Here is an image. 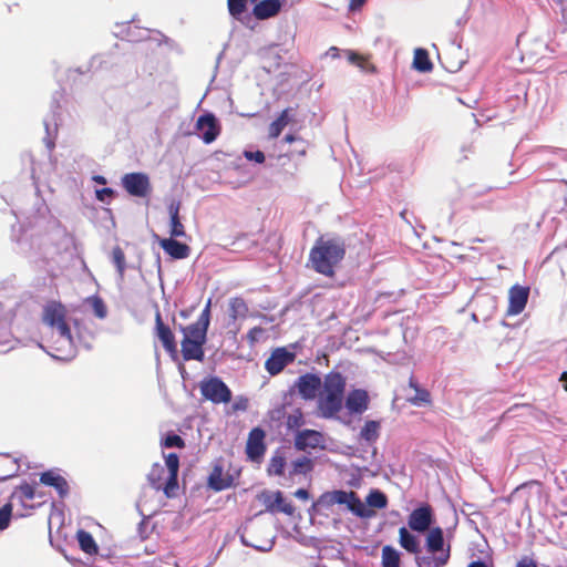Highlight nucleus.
Instances as JSON below:
<instances>
[{
    "label": "nucleus",
    "mask_w": 567,
    "mask_h": 567,
    "mask_svg": "<svg viewBox=\"0 0 567 567\" xmlns=\"http://www.w3.org/2000/svg\"><path fill=\"white\" fill-rule=\"evenodd\" d=\"M42 343L38 346L58 360H71L76 355V341L73 337L66 309L60 302H48L41 318Z\"/></svg>",
    "instance_id": "1"
},
{
    "label": "nucleus",
    "mask_w": 567,
    "mask_h": 567,
    "mask_svg": "<svg viewBox=\"0 0 567 567\" xmlns=\"http://www.w3.org/2000/svg\"><path fill=\"white\" fill-rule=\"evenodd\" d=\"M344 254L346 248L340 239L320 237L310 250L309 262L316 272L326 277H333L337 266L344 258Z\"/></svg>",
    "instance_id": "2"
},
{
    "label": "nucleus",
    "mask_w": 567,
    "mask_h": 567,
    "mask_svg": "<svg viewBox=\"0 0 567 567\" xmlns=\"http://www.w3.org/2000/svg\"><path fill=\"white\" fill-rule=\"evenodd\" d=\"M346 378L339 372L324 377L322 390L318 394L317 413L322 419H334L342 409Z\"/></svg>",
    "instance_id": "3"
},
{
    "label": "nucleus",
    "mask_w": 567,
    "mask_h": 567,
    "mask_svg": "<svg viewBox=\"0 0 567 567\" xmlns=\"http://www.w3.org/2000/svg\"><path fill=\"white\" fill-rule=\"evenodd\" d=\"M339 504L346 505L347 508L357 517L362 519H370L375 516V512L368 508L353 491L334 489L326 492L320 495L317 502L313 503V509L330 508Z\"/></svg>",
    "instance_id": "4"
},
{
    "label": "nucleus",
    "mask_w": 567,
    "mask_h": 567,
    "mask_svg": "<svg viewBox=\"0 0 567 567\" xmlns=\"http://www.w3.org/2000/svg\"><path fill=\"white\" fill-rule=\"evenodd\" d=\"M199 390L206 400L215 404L228 403L231 400L230 389L218 377H209L200 381Z\"/></svg>",
    "instance_id": "5"
},
{
    "label": "nucleus",
    "mask_w": 567,
    "mask_h": 567,
    "mask_svg": "<svg viewBox=\"0 0 567 567\" xmlns=\"http://www.w3.org/2000/svg\"><path fill=\"white\" fill-rule=\"evenodd\" d=\"M13 318V310L0 303V352L2 353L13 350L20 343L10 330Z\"/></svg>",
    "instance_id": "6"
},
{
    "label": "nucleus",
    "mask_w": 567,
    "mask_h": 567,
    "mask_svg": "<svg viewBox=\"0 0 567 567\" xmlns=\"http://www.w3.org/2000/svg\"><path fill=\"white\" fill-rule=\"evenodd\" d=\"M123 188L134 197H146L152 190L150 177L145 173H127L122 176Z\"/></svg>",
    "instance_id": "7"
},
{
    "label": "nucleus",
    "mask_w": 567,
    "mask_h": 567,
    "mask_svg": "<svg viewBox=\"0 0 567 567\" xmlns=\"http://www.w3.org/2000/svg\"><path fill=\"white\" fill-rule=\"evenodd\" d=\"M293 445L298 451L324 449L326 440L321 432L316 430H299L295 435Z\"/></svg>",
    "instance_id": "8"
},
{
    "label": "nucleus",
    "mask_w": 567,
    "mask_h": 567,
    "mask_svg": "<svg viewBox=\"0 0 567 567\" xmlns=\"http://www.w3.org/2000/svg\"><path fill=\"white\" fill-rule=\"evenodd\" d=\"M295 359L296 354L293 352L288 351L286 348H277L266 360L265 369L269 374L276 375L280 373L288 364L292 363Z\"/></svg>",
    "instance_id": "9"
},
{
    "label": "nucleus",
    "mask_w": 567,
    "mask_h": 567,
    "mask_svg": "<svg viewBox=\"0 0 567 567\" xmlns=\"http://www.w3.org/2000/svg\"><path fill=\"white\" fill-rule=\"evenodd\" d=\"M196 130L200 132L199 136L206 144L213 143L220 133L218 121L212 113H206L198 117Z\"/></svg>",
    "instance_id": "10"
},
{
    "label": "nucleus",
    "mask_w": 567,
    "mask_h": 567,
    "mask_svg": "<svg viewBox=\"0 0 567 567\" xmlns=\"http://www.w3.org/2000/svg\"><path fill=\"white\" fill-rule=\"evenodd\" d=\"M322 384L323 382L321 379L313 373H306L300 375L296 381V388L305 400H313L317 398Z\"/></svg>",
    "instance_id": "11"
},
{
    "label": "nucleus",
    "mask_w": 567,
    "mask_h": 567,
    "mask_svg": "<svg viewBox=\"0 0 567 567\" xmlns=\"http://www.w3.org/2000/svg\"><path fill=\"white\" fill-rule=\"evenodd\" d=\"M529 297V288L520 285H515L508 292V309L507 316H517L526 307Z\"/></svg>",
    "instance_id": "12"
},
{
    "label": "nucleus",
    "mask_w": 567,
    "mask_h": 567,
    "mask_svg": "<svg viewBox=\"0 0 567 567\" xmlns=\"http://www.w3.org/2000/svg\"><path fill=\"white\" fill-rule=\"evenodd\" d=\"M432 520V508L429 505H423L412 511L408 524L412 530L424 533L430 528Z\"/></svg>",
    "instance_id": "13"
},
{
    "label": "nucleus",
    "mask_w": 567,
    "mask_h": 567,
    "mask_svg": "<svg viewBox=\"0 0 567 567\" xmlns=\"http://www.w3.org/2000/svg\"><path fill=\"white\" fill-rule=\"evenodd\" d=\"M265 432L260 427L250 431L246 444V453L249 460L259 461L266 452Z\"/></svg>",
    "instance_id": "14"
},
{
    "label": "nucleus",
    "mask_w": 567,
    "mask_h": 567,
    "mask_svg": "<svg viewBox=\"0 0 567 567\" xmlns=\"http://www.w3.org/2000/svg\"><path fill=\"white\" fill-rule=\"evenodd\" d=\"M206 320V315L199 316L196 322L186 327H181V331L184 334L183 339L206 343L207 330L209 327V323Z\"/></svg>",
    "instance_id": "15"
},
{
    "label": "nucleus",
    "mask_w": 567,
    "mask_h": 567,
    "mask_svg": "<svg viewBox=\"0 0 567 567\" xmlns=\"http://www.w3.org/2000/svg\"><path fill=\"white\" fill-rule=\"evenodd\" d=\"M346 408L352 414H361L369 408V394L365 390L355 389L348 393Z\"/></svg>",
    "instance_id": "16"
},
{
    "label": "nucleus",
    "mask_w": 567,
    "mask_h": 567,
    "mask_svg": "<svg viewBox=\"0 0 567 567\" xmlns=\"http://www.w3.org/2000/svg\"><path fill=\"white\" fill-rule=\"evenodd\" d=\"M155 331L165 350L169 353L176 352L175 337L171 328L163 322L159 311L155 316Z\"/></svg>",
    "instance_id": "17"
},
{
    "label": "nucleus",
    "mask_w": 567,
    "mask_h": 567,
    "mask_svg": "<svg viewBox=\"0 0 567 567\" xmlns=\"http://www.w3.org/2000/svg\"><path fill=\"white\" fill-rule=\"evenodd\" d=\"M280 0H261L252 8V14L257 20H267L276 17L281 10Z\"/></svg>",
    "instance_id": "18"
},
{
    "label": "nucleus",
    "mask_w": 567,
    "mask_h": 567,
    "mask_svg": "<svg viewBox=\"0 0 567 567\" xmlns=\"http://www.w3.org/2000/svg\"><path fill=\"white\" fill-rule=\"evenodd\" d=\"M163 250L174 259H185L189 256L190 248L175 238H163L159 240Z\"/></svg>",
    "instance_id": "19"
},
{
    "label": "nucleus",
    "mask_w": 567,
    "mask_h": 567,
    "mask_svg": "<svg viewBox=\"0 0 567 567\" xmlns=\"http://www.w3.org/2000/svg\"><path fill=\"white\" fill-rule=\"evenodd\" d=\"M181 203L172 200L168 205L169 235L173 238L185 237L186 231L179 218Z\"/></svg>",
    "instance_id": "20"
},
{
    "label": "nucleus",
    "mask_w": 567,
    "mask_h": 567,
    "mask_svg": "<svg viewBox=\"0 0 567 567\" xmlns=\"http://www.w3.org/2000/svg\"><path fill=\"white\" fill-rule=\"evenodd\" d=\"M40 482L47 486L54 487L61 497H64L69 492L68 482L56 471L50 470L42 473Z\"/></svg>",
    "instance_id": "21"
},
{
    "label": "nucleus",
    "mask_w": 567,
    "mask_h": 567,
    "mask_svg": "<svg viewBox=\"0 0 567 567\" xmlns=\"http://www.w3.org/2000/svg\"><path fill=\"white\" fill-rule=\"evenodd\" d=\"M179 467V458L177 454L169 453L165 455V470L167 471V480L165 494L169 496V489L177 486V473Z\"/></svg>",
    "instance_id": "22"
},
{
    "label": "nucleus",
    "mask_w": 567,
    "mask_h": 567,
    "mask_svg": "<svg viewBox=\"0 0 567 567\" xmlns=\"http://www.w3.org/2000/svg\"><path fill=\"white\" fill-rule=\"evenodd\" d=\"M233 484V478L229 474H224L220 465H215L208 476V486L216 492L226 489Z\"/></svg>",
    "instance_id": "23"
},
{
    "label": "nucleus",
    "mask_w": 567,
    "mask_h": 567,
    "mask_svg": "<svg viewBox=\"0 0 567 567\" xmlns=\"http://www.w3.org/2000/svg\"><path fill=\"white\" fill-rule=\"evenodd\" d=\"M305 424V415L300 406L290 404L288 408L284 425L288 432H296Z\"/></svg>",
    "instance_id": "24"
},
{
    "label": "nucleus",
    "mask_w": 567,
    "mask_h": 567,
    "mask_svg": "<svg viewBox=\"0 0 567 567\" xmlns=\"http://www.w3.org/2000/svg\"><path fill=\"white\" fill-rule=\"evenodd\" d=\"M409 386L414 391V394L408 398V401L415 406H425L432 403L431 393L420 386L413 377L409 380Z\"/></svg>",
    "instance_id": "25"
},
{
    "label": "nucleus",
    "mask_w": 567,
    "mask_h": 567,
    "mask_svg": "<svg viewBox=\"0 0 567 567\" xmlns=\"http://www.w3.org/2000/svg\"><path fill=\"white\" fill-rule=\"evenodd\" d=\"M205 343L193 341V340H182V354L184 360H196V361H203L205 353L203 346Z\"/></svg>",
    "instance_id": "26"
},
{
    "label": "nucleus",
    "mask_w": 567,
    "mask_h": 567,
    "mask_svg": "<svg viewBox=\"0 0 567 567\" xmlns=\"http://www.w3.org/2000/svg\"><path fill=\"white\" fill-rule=\"evenodd\" d=\"M450 558V548L446 551H442L437 556L435 554L417 556V567H443L447 564Z\"/></svg>",
    "instance_id": "27"
},
{
    "label": "nucleus",
    "mask_w": 567,
    "mask_h": 567,
    "mask_svg": "<svg viewBox=\"0 0 567 567\" xmlns=\"http://www.w3.org/2000/svg\"><path fill=\"white\" fill-rule=\"evenodd\" d=\"M426 549L430 554H441L444 549L443 530L440 527L432 528L426 537Z\"/></svg>",
    "instance_id": "28"
},
{
    "label": "nucleus",
    "mask_w": 567,
    "mask_h": 567,
    "mask_svg": "<svg viewBox=\"0 0 567 567\" xmlns=\"http://www.w3.org/2000/svg\"><path fill=\"white\" fill-rule=\"evenodd\" d=\"M35 497V491L34 487L30 484H22L19 487H17L12 494H11V503L12 505L14 503L21 504L23 507H29L27 502L32 501Z\"/></svg>",
    "instance_id": "29"
},
{
    "label": "nucleus",
    "mask_w": 567,
    "mask_h": 567,
    "mask_svg": "<svg viewBox=\"0 0 567 567\" xmlns=\"http://www.w3.org/2000/svg\"><path fill=\"white\" fill-rule=\"evenodd\" d=\"M166 480L167 471L165 466L158 463L154 464L148 474V482L152 487L156 491L163 489L165 492Z\"/></svg>",
    "instance_id": "30"
},
{
    "label": "nucleus",
    "mask_w": 567,
    "mask_h": 567,
    "mask_svg": "<svg viewBox=\"0 0 567 567\" xmlns=\"http://www.w3.org/2000/svg\"><path fill=\"white\" fill-rule=\"evenodd\" d=\"M399 544L402 548L411 554L420 553V542L416 536L411 534L405 527L399 529Z\"/></svg>",
    "instance_id": "31"
},
{
    "label": "nucleus",
    "mask_w": 567,
    "mask_h": 567,
    "mask_svg": "<svg viewBox=\"0 0 567 567\" xmlns=\"http://www.w3.org/2000/svg\"><path fill=\"white\" fill-rule=\"evenodd\" d=\"M229 318L233 321L245 319L248 316L249 308L246 301L240 297H235L229 300Z\"/></svg>",
    "instance_id": "32"
},
{
    "label": "nucleus",
    "mask_w": 567,
    "mask_h": 567,
    "mask_svg": "<svg viewBox=\"0 0 567 567\" xmlns=\"http://www.w3.org/2000/svg\"><path fill=\"white\" fill-rule=\"evenodd\" d=\"M312 468V460L308 456H300L291 462L289 467V477H293L296 475H306L310 473Z\"/></svg>",
    "instance_id": "33"
},
{
    "label": "nucleus",
    "mask_w": 567,
    "mask_h": 567,
    "mask_svg": "<svg viewBox=\"0 0 567 567\" xmlns=\"http://www.w3.org/2000/svg\"><path fill=\"white\" fill-rule=\"evenodd\" d=\"M368 508L374 512L377 509H383L388 506V497L380 489L373 488L369 492L363 503Z\"/></svg>",
    "instance_id": "34"
},
{
    "label": "nucleus",
    "mask_w": 567,
    "mask_h": 567,
    "mask_svg": "<svg viewBox=\"0 0 567 567\" xmlns=\"http://www.w3.org/2000/svg\"><path fill=\"white\" fill-rule=\"evenodd\" d=\"M380 422L367 421L360 431V439L367 443H374L380 436Z\"/></svg>",
    "instance_id": "35"
},
{
    "label": "nucleus",
    "mask_w": 567,
    "mask_h": 567,
    "mask_svg": "<svg viewBox=\"0 0 567 567\" xmlns=\"http://www.w3.org/2000/svg\"><path fill=\"white\" fill-rule=\"evenodd\" d=\"M76 539L79 542L80 548L89 554L93 555L97 553V545L93 538V536L83 529H80L76 534Z\"/></svg>",
    "instance_id": "36"
},
{
    "label": "nucleus",
    "mask_w": 567,
    "mask_h": 567,
    "mask_svg": "<svg viewBox=\"0 0 567 567\" xmlns=\"http://www.w3.org/2000/svg\"><path fill=\"white\" fill-rule=\"evenodd\" d=\"M291 403L285 401L282 404L271 409L268 412V417L272 426L280 429L284 425V421Z\"/></svg>",
    "instance_id": "37"
},
{
    "label": "nucleus",
    "mask_w": 567,
    "mask_h": 567,
    "mask_svg": "<svg viewBox=\"0 0 567 567\" xmlns=\"http://www.w3.org/2000/svg\"><path fill=\"white\" fill-rule=\"evenodd\" d=\"M413 66L420 72H429L433 69V64L429 59V54L424 49L414 51Z\"/></svg>",
    "instance_id": "38"
},
{
    "label": "nucleus",
    "mask_w": 567,
    "mask_h": 567,
    "mask_svg": "<svg viewBox=\"0 0 567 567\" xmlns=\"http://www.w3.org/2000/svg\"><path fill=\"white\" fill-rule=\"evenodd\" d=\"M286 458L280 451H276L269 461L268 474L275 476H281L285 472Z\"/></svg>",
    "instance_id": "39"
},
{
    "label": "nucleus",
    "mask_w": 567,
    "mask_h": 567,
    "mask_svg": "<svg viewBox=\"0 0 567 567\" xmlns=\"http://www.w3.org/2000/svg\"><path fill=\"white\" fill-rule=\"evenodd\" d=\"M382 567H400V553L390 545L382 548Z\"/></svg>",
    "instance_id": "40"
},
{
    "label": "nucleus",
    "mask_w": 567,
    "mask_h": 567,
    "mask_svg": "<svg viewBox=\"0 0 567 567\" xmlns=\"http://www.w3.org/2000/svg\"><path fill=\"white\" fill-rule=\"evenodd\" d=\"M344 54L351 64L357 65L363 72H373L374 66L364 58L354 51L346 50Z\"/></svg>",
    "instance_id": "41"
},
{
    "label": "nucleus",
    "mask_w": 567,
    "mask_h": 567,
    "mask_svg": "<svg viewBox=\"0 0 567 567\" xmlns=\"http://www.w3.org/2000/svg\"><path fill=\"white\" fill-rule=\"evenodd\" d=\"M247 1L248 0H227L228 11L229 14L244 23V14L247 9Z\"/></svg>",
    "instance_id": "42"
},
{
    "label": "nucleus",
    "mask_w": 567,
    "mask_h": 567,
    "mask_svg": "<svg viewBox=\"0 0 567 567\" xmlns=\"http://www.w3.org/2000/svg\"><path fill=\"white\" fill-rule=\"evenodd\" d=\"M289 122L288 110L281 112V114L269 125V136L271 138H277L282 130L287 126Z\"/></svg>",
    "instance_id": "43"
},
{
    "label": "nucleus",
    "mask_w": 567,
    "mask_h": 567,
    "mask_svg": "<svg viewBox=\"0 0 567 567\" xmlns=\"http://www.w3.org/2000/svg\"><path fill=\"white\" fill-rule=\"evenodd\" d=\"M86 305L91 307L93 313L99 319H104L107 316V308L99 296H92L86 299Z\"/></svg>",
    "instance_id": "44"
},
{
    "label": "nucleus",
    "mask_w": 567,
    "mask_h": 567,
    "mask_svg": "<svg viewBox=\"0 0 567 567\" xmlns=\"http://www.w3.org/2000/svg\"><path fill=\"white\" fill-rule=\"evenodd\" d=\"M12 239L16 240L18 244V252L25 255L27 257H31L33 239L17 236L16 226H12Z\"/></svg>",
    "instance_id": "45"
},
{
    "label": "nucleus",
    "mask_w": 567,
    "mask_h": 567,
    "mask_svg": "<svg viewBox=\"0 0 567 567\" xmlns=\"http://www.w3.org/2000/svg\"><path fill=\"white\" fill-rule=\"evenodd\" d=\"M112 261L116 267L120 280H123L126 269L125 255L121 247L116 246L112 250Z\"/></svg>",
    "instance_id": "46"
},
{
    "label": "nucleus",
    "mask_w": 567,
    "mask_h": 567,
    "mask_svg": "<svg viewBox=\"0 0 567 567\" xmlns=\"http://www.w3.org/2000/svg\"><path fill=\"white\" fill-rule=\"evenodd\" d=\"M274 503H275V512H281L287 515H292L295 512V507L290 503H287L284 499L282 493L279 491L275 492Z\"/></svg>",
    "instance_id": "47"
},
{
    "label": "nucleus",
    "mask_w": 567,
    "mask_h": 567,
    "mask_svg": "<svg viewBox=\"0 0 567 567\" xmlns=\"http://www.w3.org/2000/svg\"><path fill=\"white\" fill-rule=\"evenodd\" d=\"M145 33L146 31H142L137 29L135 25L130 24L127 27L125 34H123L122 37L127 41L134 42L143 40L146 37Z\"/></svg>",
    "instance_id": "48"
},
{
    "label": "nucleus",
    "mask_w": 567,
    "mask_h": 567,
    "mask_svg": "<svg viewBox=\"0 0 567 567\" xmlns=\"http://www.w3.org/2000/svg\"><path fill=\"white\" fill-rule=\"evenodd\" d=\"M12 514V503H7L0 508V530L9 526Z\"/></svg>",
    "instance_id": "49"
},
{
    "label": "nucleus",
    "mask_w": 567,
    "mask_h": 567,
    "mask_svg": "<svg viewBox=\"0 0 567 567\" xmlns=\"http://www.w3.org/2000/svg\"><path fill=\"white\" fill-rule=\"evenodd\" d=\"M162 445L166 449H172V447L182 449V447H184V441L179 435L172 433V434L166 435V437L162 442Z\"/></svg>",
    "instance_id": "50"
},
{
    "label": "nucleus",
    "mask_w": 567,
    "mask_h": 567,
    "mask_svg": "<svg viewBox=\"0 0 567 567\" xmlns=\"http://www.w3.org/2000/svg\"><path fill=\"white\" fill-rule=\"evenodd\" d=\"M44 127H45V132L48 135V137L45 138L47 145L49 148H52L54 146V143L52 141H50L49 137L51 136L52 133L56 132V122H55L54 115L52 116L51 120H48V118L44 120Z\"/></svg>",
    "instance_id": "51"
},
{
    "label": "nucleus",
    "mask_w": 567,
    "mask_h": 567,
    "mask_svg": "<svg viewBox=\"0 0 567 567\" xmlns=\"http://www.w3.org/2000/svg\"><path fill=\"white\" fill-rule=\"evenodd\" d=\"M244 156L246 159L258 164L265 162V154L261 151H245Z\"/></svg>",
    "instance_id": "52"
},
{
    "label": "nucleus",
    "mask_w": 567,
    "mask_h": 567,
    "mask_svg": "<svg viewBox=\"0 0 567 567\" xmlns=\"http://www.w3.org/2000/svg\"><path fill=\"white\" fill-rule=\"evenodd\" d=\"M240 540H241L243 545L252 547V548L257 549L258 551H262V553H267V551L271 550L274 547V544H275L274 539H271V540H268L265 546L252 545L246 540L245 536H241Z\"/></svg>",
    "instance_id": "53"
},
{
    "label": "nucleus",
    "mask_w": 567,
    "mask_h": 567,
    "mask_svg": "<svg viewBox=\"0 0 567 567\" xmlns=\"http://www.w3.org/2000/svg\"><path fill=\"white\" fill-rule=\"evenodd\" d=\"M114 190L112 188H102L96 189L95 196L100 202L109 203L110 199L113 197Z\"/></svg>",
    "instance_id": "54"
},
{
    "label": "nucleus",
    "mask_w": 567,
    "mask_h": 567,
    "mask_svg": "<svg viewBox=\"0 0 567 567\" xmlns=\"http://www.w3.org/2000/svg\"><path fill=\"white\" fill-rule=\"evenodd\" d=\"M262 503L265 504L267 511L275 512V493H264L261 495Z\"/></svg>",
    "instance_id": "55"
},
{
    "label": "nucleus",
    "mask_w": 567,
    "mask_h": 567,
    "mask_svg": "<svg viewBox=\"0 0 567 567\" xmlns=\"http://www.w3.org/2000/svg\"><path fill=\"white\" fill-rule=\"evenodd\" d=\"M262 332H264V330L260 327H254L252 329H250L249 332L247 333V338H248L249 342L251 344L255 343L258 340V337Z\"/></svg>",
    "instance_id": "56"
},
{
    "label": "nucleus",
    "mask_w": 567,
    "mask_h": 567,
    "mask_svg": "<svg viewBox=\"0 0 567 567\" xmlns=\"http://www.w3.org/2000/svg\"><path fill=\"white\" fill-rule=\"evenodd\" d=\"M235 411H245L248 408V400L246 398H238L233 405Z\"/></svg>",
    "instance_id": "57"
},
{
    "label": "nucleus",
    "mask_w": 567,
    "mask_h": 567,
    "mask_svg": "<svg viewBox=\"0 0 567 567\" xmlns=\"http://www.w3.org/2000/svg\"><path fill=\"white\" fill-rule=\"evenodd\" d=\"M516 567H537L536 563L529 558V557H523L518 563Z\"/></svg>",
    "instance_id": "58"
},
{
    "label": "nucleus",
    "mask_w": 567,
    "mask_h": 567,
    "mask_svg": "<svg viewBox=\"0 0 567 567\" xmlns=\"http://www.w3.org/2000/svg\"><path fill=\"white\" fill-rule=\"evenodd\" d=\"M295 496L299 499L307 501L309 498V492L305 488H299L295 492Z\"/></svg>",
    "instance_id": "59"
},
{
    "label": "nucleus",
    "mask_w": 567,
    "mask_h": 567,
    "mask_svg": "<svg viewBox=\"0 0 567 567\" xmlns=\"http://www.w3.org/2000/svg\"><path fill=\"white\" fill-rule=\"evenodd\" d=\"M365 0H350L349 8L351 11L360 9L364 4Z\"/></svg>",
    "instance_id": "60"
},
{
    "label": "nucleus",
    "mask_w": 567,
    "mask_h": 567,
    "mask_svg": "<svg viewBox=\"0 0 567 567\" xmlns=\"http://www.w3.org/2000/svg\"><path fill=\"white\" fill-rule=\"evenodd\" d=\"M210 307H212V300L209 299L200 313V316L206 315V318H207L206 321H208V323H210Z\"/></svg>",
    "instance_id": "61"
},
{
    "label": "nucleus",
    "mask_w": 567,
    "mask_h": 567,
    "mask_svg": "<svg viewBox=\"0 0 567 567\" xmlns=\"http://www.w3.org/2000/svg\"><path fill=\"white\" fill-rule=\"evenodd\" d=\"M92 69H99L101 68V58L100 56H93L90 63Z\"/></svg>",
    "instance_id": "62"
},
{
    "label": "nucleus",
    "mask_w": 567,
    "mask_h": 567,
    "mask_svg": "<svg viewBox=\"0 0 567 567\" xmlns=\"http://www.w3.org/2000/svg\"><path fill=\"white\" fill-rule=\"evenodd\" d=\"M327 54L330 55L331 58L336 59L339 56V49L336 48V47H331L328 51H327Z\"/></svg>",
    "instance_id": "63"
},
{
    "label": "nucleus",
    "mask_w": 567,
    "mask_h": 567,
    "mask_svg": "<svg viewBox=\"0 0 567 567\" xmlns=\"http://www.w3.org/2000/svg\"><path fill=\"white\" fill-rule=\"evenodd\" d=\"M467 567H487V565L484 561L477 560L471 563Z\"/></svg>",
    "instance_id": "64"
}]
</instances>
